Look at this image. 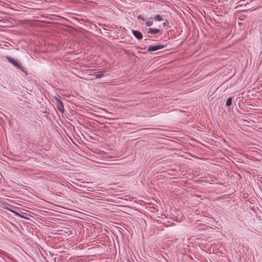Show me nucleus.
I'll return each mask as SVG.
<instances>
[{"instance_id": "obj_15", "label": "nucleus", "mask_w": 262, "mask_h": 262, "mask_svg": "<svg viewBox=\"0 0 262 262\" xmlns=\"http://www.w3.org/2000/svg\"><path fill=\"white\" fill-rule=\"evenodd\" d=\"M167 24H168V21H167L164 22L163 23V25L165 26H166Z\"/></svg>"}, {"instance_id": "obj_2", "label": "nucleus", "mask_w": 262, "mask_h": 262, "mask_svg": "<svg viewBox=\"0 0 262 262\" xmlns=\"http://www.w3.org/2000/svg\"><path fill=\"white\" fill-rule=\"evenodd\" d=\"M164 48V46L162 45H157V46H150L147 49V51L148 52H153L155 51L160 49H161Z\"/></svg>"}, {"instance_id": "obj_9", "label": "nucleus", "mask_w": 262, "mask_h": 262, "mask_svg": "<svg viewBox=\"0 0 262 262\" xmlns=\"http://www.w3.org/2000/svg\"><path fill=\"white\" fill-rule=\"evenodd\" d=\"M104 74L101 73H98L96 76H95V77L96 78H101L103 77H104Z\"/></svg>"}, {"instance_id": "obj_12", "label": "nucleus", "mask_w": 262, "mask_h": 262, "mask_svg": "<svg viewBox=\"0 0 262 262\" xmlns=\"http://www.w3.org/2000/svg\"><path fill=\"white\" fill-rule=\"evenodd\" d=\"M226 105L227 106H229V98H228L226 101Z\"/></svg>"}, {"instance_id": "obj_1", "label": "nucleus", "mask_w": 262, "mask_h": 262, "mask_svg": "<svg viewBox=\"0 0 262 262\" xmlns=\"http://www.w3.org/2000/svg\"><path fill=\"white\" fill-rule=\"evenodd\" d=\"M6 59L8 60L9 62L11 63L14 66L18 68H20L21 64L17 60L10 57H6Z\"/></svg>"}, {"instance_id": "obj_11", "label": "nucleus", "mask_w": 262, "mask_h": 262, "mask_svg": "<svg viewBox=\"0 0 262 262\" xmlns=\"http://www.w3.org/2000/svg\"><path fill=\"white\" fill-rule=\"evenodd\" d=\"M138 18L139 19H142L143 20H145L144 18L142 16H141V15H139V16H138Z\"/></svg>"}, {"instance_id": "obj_13", "label": "nucleus", "mask_w": 262, "mask_h": 262, "mask_svg": "<svg viewBox=\"0 0 262 262\" xmlns=\"http://www.w3.org/2000/svg\"><path fill=\"white\" fill-rule=\"evenodd\" d=\"M240 0H231L233 3H235V4H237L238 2H239Z\"/></svg>"}, {"instance_id": "obj_4", "label": "nucleus", "mask_w": 262, "mask_h": 262, "mask_svg": "<svg viewBox=\"0 0 262 262\" xmlns=\"http://www.w3.org/2000/svg\"><path fill=\"white\" fill-rule=\"evenodd\" d=\"M133 34L136 36V37L139 39H141L142 38L143 36L142 33L138 31H133Z\"/></svg>"}, {"instance_id": "obj_7", "label": "nucleus", "mask_w": 262, "mask_h": 262, "mask_svg": "<svg viewBox=\"0 0 262 262\" xmlns=\"http://www.w3.org/2000/svg\"><path fill=\"white\" fill-rule=\"evenodd\" d=\"M54 98L56 101V103L61 101V97L58 95L54 96Z\"/></svg>"}, {"instance_id": "obj_6", "label": "nucleus", "mask_w": 262, "mask_h": 262, "mask_svg": "<svg viewBox=\"0 0 262 262\" xmlns=\"http://www.w3.org/2000/svg\"><path fill=\"white\" fill-rule=\"evenodd\" d=\"M154 19L158 21H162L163 20V18L160 15H156L154 17Z\"/></svg>"}, {"instance_id": "obj_3", "label": "nucleus", "mask_w": 262, "mask_h": 262, "mask_svg": "<svg viewBox=\"0 0 262 262\" xmlns=\"http://www.w3.org/2000/svg\"><path fill=\"white\" fill-rule=\"evenodd\" d=\"M56 105L57 109L59 111H60L61 113H63L64 112V106L62 101L58 103H57Z\"/></svg>"}, {"instance_id": "obj_10", "label": "nucleus", "mask_w": 262, "mask_h": 262, "mask_svg": "<svg viewBox=\"0 0 262 262\" xmlns=\"http://www.w3.org/2000/svg\"><path fill=\"white\" fill-rule=\"evenodd\" d=\"M239 59H238V58H236L234 61V62L236 63L235 65H234V67H236V64H237V65L239 64ZM234 69H235V67H234Z\"/></svg>"}, {"instance_id": "obj_8", "label": "nucleus", "mask_w": 262, "mask_h": 262, "mask_svg": "<svg viewBox=\"0 0 262 262\" xmlns=\"http://www.w3.org/2000/svg\"><path fill=\"white\" fill-rule=\"evenodd\" d=\"M152 25H153V20H148L146 22V26H151Z\"/></svg>"}, {"instance_id": "obj_5", "label": "nucleus", "mask_w": 262, "mask_h": 262, "mask_svg": "<svg viewBox=\"0 0 262 262\" xmlns=\"http://www.w3.org/2000/svg\"><path fill=\"white\" fill-rule=\"evenodd\" d=\"M160 32V30L156 28H149L148 29V33L151 35L158 34Z\"/></svg>"}, {"instance_id": "obj_16", "label": "nucleus", "mask_w": 262, "mask_h": 262, "mask_svg": "<svg viewBox=\"0 0 262 262\" xmlns=\"http://www.w3.org/2000/svg\"><path fill=\"white\" fill-rule=\"evenodd\" d=\"M230 105H231L232 104V98L231 97H230Z\"/></svg>"}, {"instance_id": "obj_14", "label": "nucleus", "mask_w": 262, "mask_h": 262, "mask_svg": "<svg viewBox=\"0 0 262 262\" xmlns=\"http://www.w3.org/2000/svg\"><path fill=\"white\" fill-rule=\"evenodd\" d=\"M230 147H232V148L234 149L235 148H236V147H234L232 145V144L231 143H230Z\"/></svg>"}]
</instances>
